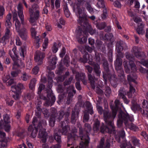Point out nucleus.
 <instances>
[{
    "label": "nucleus",
    "instance_id": "nucleus-1",
    "mask_svg": "<svg viewBox=\"0 0 148 148\" xmlns=\"http://www.w3.org/2000/svg\"><path fill=\"white\" fill-rule=\"evenodd\" d=\"M51 81L49 80L48 84L47 86V87L49 88L47 89V98L43 95L40 96V99L45 101V103H44V105L46 107L51 106H52L56 100L55 97L54 95L52 90L51 89L52 86L51 83V82H50Z\"/></svg>",
    "mask_w": 148,
    "mask_h": 148
},
{
    "label": "nucleus",
    "instance_id": "nucleus-2",
    "mask_svg": "<svg viewBox=\"0 0 148 148\" xmlns=\"http://www.w3.org/2000/svg\"><path fill=\"white\" fill-rule=\"evenodd\" d=\"M77 126L79 128V134L80 138L78 140H81L79 146L76 148H88V144L89 143L90 138L88 134L86 133V135H84L82 125L80 124H77Z\"/></svg>",
    "mask_w": 148,
    "mask_h": 148
},
{
    "label": "nucleus",
    "instance_id": "nucleus-3",
    "mask_svg": "<svg viewBox=\"0 0 148 148\" xmlns=\"http://www.w3.org/2000/svg\"><path fill=\"white\" fill-rule=\"evenodd\" d=\"M104 120L107 125L110 126L113 130H114V125L113 121L116 114V111L112 110V112H110L109 110L106 109L103 111Z\"/></svg>",
    "mask_w": 148,
    "mask_h": 148
},
{
    "label": "nucleus",
    "instance_id": "nucleus-4",
    "mask_svg": "<svg viewBox=\"0 0 148 148\" xmlns=\"http://www.w3.org/2000/svg\"><path fill=\"white\" fill-rule=\"evenodd\" d=\"M118 115L119 119L117 120V125L119 127L122 126L123 122L125 124V122L127 123L128 121V120L130 121H132L134 120L132 116H129L127 113L121 110L119 111Z\"/></svg>",
    "mask_w": 148,
    "mask_h": 148
},
{
    "label": "nucleus",
    "instance_id": "nucleus-5",
    "mask_svg": "<svg viewBox=\"0 0 148 148\" xmlns=\"http://www.w3.org/2000/svg\"><path fill=\"white\" fill-rule=\"evenodd\" d=\"M122 60L121 59L116 58L114 62V65L115 69L117 73V75L121 81H122L124 80L125 75L124 71L121 67Z\"/></svg>",
    "mask_w": 148,
    "mask_h": 148
},
{
    "label": "nucleus",
    "instance_id": "nucleus-6",
    "mask_svg": "<svg viewBox=\"0 0 148 148\" xmlns=\"http://www.w3.org/2000/svg\"><path fill=\"white\" fill-rule=\"evenodd\" d=\"M3 120H1L0 121V129H4L6 131L8 132L10 128L9 115L7 114H5L3 116Z\"/></svg>",
    "mask_w": 148,
    "mask_h": 148
},
{
    "label": "nucleus",
    "instance_id": "nucleus-7",
    "mask_svg": "<svg viewBox=\"0 0 148 148\" xmlns=\"http://www.w3.org/2000/svg\"><path fill=\"white\" fill-rule=\"evenodd\" d=\"M21 24L19 23H17L16 27V29L18 32V35L23 40H26L27 38V29L23 27L21 29L20 28Z\"/></svg>",
    "mask_w": 148,
    "mask_h": 148
},
{
    "label": "nucleus",
    "instance_id": "nucleus-8",
    "mask_svg": "<svg viewBox=\"0 0 148 148\" xmlns=\"http://www.w3.org/2000/svg\"><path fill=\"white\" fill-rule=\"evenodd\" d=\"M101 63L104 70V71L103 72V78L106 79V77L110 75V71L109 68L108 63L106 59L104 57L102 58Z\"/></svg>",
    "mask_w": 148,
    "mask_h": 148
},
{
    "label": "nucleus",
    "instance_id": "nucleus-9",
    "mask_svg": "<svg viewBox=\"0 0 148 148\" xmlns=\"http://www.w3.org/2000/svg\"><path fill=\"white\" fill-rule=\"evenodd\" d=\"M76 38L78 42L81 44L85 43L87 40V38L85 36H83V31L80 27H78L76 31Z\"/></svg>",
    "mask_w": 148,
    "mask_h": 148
},
{
    "label": "nucleus",
    "instance_id": "nucleus-10",
    "mask_svg": "<svg viewBox=\"0 0 148 148\" xmlns=\"http://www.w3.org/2000/svg\"><path fill=\"white\" fill-rule=\"evenodd\" d=\"M100 37L101 39L110 41L107 46L109 49L112 47L113 43L114 41L113 37V35L112 34L108 33L106 34L104 36H103V34H100Z\"/></svg>",
    "mask_w": 148,
    "mask_h": 148
},
{
    "label": "nucleus",
    "instance_id": "nucleus-11",
    "mask_svg": "<svg viewBox=\"0 0 148 148\" xmlns=\"http://www.w3.org/2000/svg\"><path fill=\"white\" fill-rule=\"evenodd\" d=\"M107 76L106 77V79L103 78L105 81V84L107 83V79L108 78L111 85L114 88L116 87L118 84V79L116 75L115 74L112 75L110 72V75Z\"/></svg>",
    "mask_w": 148,
    "mask_h": 148
},
{
    "label": "nucleus",
    "instance_id": "nucleus-12",
    "mask_svg": "<svg viewBox=\"0 0 148 148\" xmlns=\"http://www.w3.org/2000/svg\"><path fill=\"white\" fill-rule=\"evenodd\" d=\"M39 8L37 4L34 3L32 6L31 9H29L30 16L32 15L34 18L38 19L39 16Z\"/></svg>",
    "mask_w": 148,
    "mask_h": 148
},
{
    "label": "nucleus",
    "instance_id": "nucleus-13",
    "mask_svg": "<svg viewBox=\"0 0 148 148\" xmlns=\"http://www.w3.org/2000/svg\"><path fill=\"white\" fill-rule=\"evenodd\" d=\"M126 58L129 60V64L131 67V69L133 72H136V67L133 60L134 57L130 53L127 52L125 53Z\"/></svg>",
    "mask_w": 148,
    "mask_h": 148
},
{
    "label": "nucleus",
    "instance_id": "nucleus-14",
    "mask_svg": "<svg viewBox=\"0 0 148 148\" xmlns=\"http://www.w3.org/2000/svg\"><path fill=\"white\" fill-rule=\"evenodd\" d=\"M45 57V54L40 51H37L36 52L34 57L35 60L37 62L38 65H40L42 63V60Z\"/></svg>",
    "mask_w": 148,
    "mask_h": 148
},
{
    "label": "nucleus",
    "instance_id": "nucleus-15",
    "mask_svg": "<svg viewBox=\"0 0 148 148\" xmlns=\"http://www.w3.org/2000/svg\"><path fill=\"white\" fill-rule=\"evenodd\" d=\"M75 107V109L73 110L72 111L71 117V122L72 123H75L76 120L78 117V115L79 113V108H77Z\"/></svg>",
    "mask_w": 148,
    "mask_h": 148
},
{
    "label": "nucleus",
    "instance_id": "nucleus-16",
    "mask_svg": "<svg viewBox=\"0 0 148 148\" xmlns=\"http://www.w3.org/2000/svg\"><path fill=\"white\" fill-rule=\"evenodd\" d=\"M77 13L78 15H77L79 17V21L82 18L85 19V18L86 17V15L85 12V9L83 7H82L81 8L80 7L78 6L77 8Z\"/></svg>",
    "mask_w": 148,
    "mask_h": 148
},
{
    "label": "nucleus",
    "instance_id": "nucleus-17",
    "mask_svg": "<svg viewBox=\"0 0 148 148\" xmlns=\"http://www.w3.org/2000/svg\"><path fill=\"white\" fill-rule=\"evenodd\" d=\"M77 132V130L76 127H73L71 130V132L67 136L69 137V140H71V138L73 139V140H78V138L80 137H79L78 135L76 134Z\"/></svg>",
    "mask_w": 148,
    "mask_h": 148
},
{
    "label": "nucleus",
    "instance_id": "nucleus-18",
    "mask_svg": "<svg viewBox=\"0 0 148 148\" xmlns=\"http://www.w3.org/2000/svg\"><path fill=\"white\" fill-rule=\"evenodd\" d=\"M100 131L101 132L104 133L105 132H108L109 133H111L113 132V133H116V130L115 126H114V130H113L112 128L110 126L107 125V126L103 125L101 126L100 128Z\"/></svg>",
    "mask_w": 148,
    "mask_h": 148
},
{
    "label": "nucleus",
    "instance_id": "nucleus-19",
    "mask_svg": "<svg viewBox=\"0 0 148 148\" xmlns=\"http://www.w3.org/2000/svg\"><path fill=\"white\" fill-rule=\"evenodd\" d=\"M96 47L99 50L104 52L105 51L106 45L102 41L99 40H97L95 43Z\"/></svg>",
    "mask_w": 148,
    "mask_h": 148
},
{
    "label": "nucleus",
    "instance_id": "nucleus-20",
    "mask_svg": "<svg viewBox=\"0 0 148 148\" xmlns=\"http://www.w3.org/2000/svg\"><path fill=\"white\" fill-rule=\"evenodd\" d=\"M14 64L12 69L16 70L18 68H22L24 66L23 62L21 60L16 59L15 60H13Z\"/></svg>",
    "mask_w": 148,
    "mask_h": 148
},
{
    "label": "nucleus",
    "instance_id": "nucleus-21",
    "mask_svg": "<svg viewBox=\"0 0 148 148\" xmlns=\"http://www.w3.org/2000/svg\"><path fill=\"white\" fill-rule=\"evenodd\" d=\"M38 127H33L32 125H30L28 127V132L31 133V136L33 138H35L38 132Z\"/></svg>",
    "mask_w": 148,
    "mask_h": 148
},
{
    "label": "nucleus",
    "instance_id": "nucleus-22",
    "mask_svg": "<svg viewBox=\"0 0 148 148\" xmlns=\"http://www.w3.org/2000/svg\"><path fill=\"white\" fill-rule=\"evenodd\" d=\"M145 57V55L143 52L139 51V60L140 58L141 57L140 61L139 63L142 64L143 66L148 68V60H145L143 59Z\"/></svg>",
    "mask_w": 148,
    "mask_h": 148
},
{
    "label": "nucleus",
    "instance_id": "nucleus-23",
    "mask_svg": "<svg viewBox=\"0 0 148 148\" xmlns=\"http://www.w3.org/2000/svg\"><path fill=\"white\" fill-rule=\"evenodd\" d=\"M85 19L84 18H82L80 20L79 22V20H77L78 23L81 26H83L84 28V29L86 30L90 26H91L87 20L86 17H85Z\"/></svg>",
    "mask_w": 148,
    "mask_h": 148
},
{
    "label": "nucleus",
    "instance_id": "nucleus-24",
    "mask_svg": "<svg viewBox=\"0 0 148 148\" xmlns=\"http://www.w3.org/2000/svg\"><path fill=\"white\" fill-rule=\"evenodd\" d=\"M88 80L90 83L92 88L94 89L95 87V82L97 79L94 76L92 75L90 73H88Z\"/></svg>",
    "mask_w": 148,
    "mask_h": 148
},
{
    "label": "nucleus",
    "instance_id": "nucleus-25",
    "mask_svg": "<svg viewBox=\"0 0 148 148\" xmlns=\"http://www.w3.org/2000/svg\"><path fill=\"white\" fill-rule=\"evenodd\" d=\"M11 88L14 92H20L21 90L25 88L22 84L19 83L16 85L12 86Z\"/></svg>",
    "mask_w": 148,
    "mask_h": 148
},
{
    "label": "nucleus",
    "instance_id": "nucleus-26",
    "mask_svg": "<svg viewBox=\"0 0 148 148\" xmlns=\"http://www.w3.org/2000/svg\"><path fill=\"white\" fill-rule=\"evenodd\" d=\"M49 65L50 66H55L57 58L55 56H49L48 58Z\"/></svg>",
    "mask_w": 148,
    "mask_h": 148
},
{
    "label": "nucleus",
    "instance_id": "nucleus-27",
    "mask_svg": "<svg viewBox=\"0 0 148 148\" xmlns=\"http://www.w3.org/2000/svg\"><path fill=\"white\" fill-rule=\"evenodd\" d=\"M93 72L97 77L100 76L101 71L100 65L97 63H95L93 65Z\"/></svg>",
    "mask_w": 148,
    "mask_h": 148
},
{
    "label": "nucleus",
    "instance_id": "nucleus-28",
    "mask_svg": "<svg viewBox=\"0 0 148 148\" xmlns=\"http://www.w3.org/2000/svg\"><path fill=\"white\" fill-rule=\"evenodd\" d=\"M18 14L20 18L22 24H24V15H23V8L22 5L19 4L18 6Z\"/></svg>",
    "mask_w": 148,
    "mask_h": 148
},
{
    "label": "nucleus",
    "instance_id": "nucleus-29",
    "mask_svg": "<svg viewBox=\"0 0 148 148\" xmlns=\"http://www.w3.org/2000/svg\"><path fill=\"white\" fill-rule=\"evenodd\" d=\"M9 54L10 56L13 60H15L16 59L18 58V56L17 53L16 48L14 47L12 49V51H9Z\"/></svg>",
    "mask_w": 148,
    "mask_h": 148
},
{
    "label": "nucleus",
    "instance_id": "nucleus-30",
    "mask_svg": "<svg viewBox=\"0 0 148 148\" xmlns=\"http://www.w3.org/2000/svg\"><path fill=\"white\" fill-rule=\"evenodd\" d=\"M47 133L44 129H40L38 133L39 136L40 138H42V140L43 142L45 143L46 141Z\"/></svg>",
    "mask_w": 148,
    "mask_h": 148
},
{
    "label": "nucleus",
    "instance_id": "nucleus-31",
    "mask_svg": "<svg viewBox=\"0 0 148 148\" xmlns=\"http://www.w3.org/2000/svg\"><path fill=\"white\" fill-rule=\"evenodd\" d=\"M118 137H117L116 136H115V138L118 142L119 143L121 142V139H123L125 136V133L123 128L119 131L118 132Z\"/></svg>",
    "mask_w": 148,
    "mask_h": 148
},
{
    "label": "nucleus",
    "instance_id": "nucleus-32",
    "mask_svg": "<svg viewBox=\"0 0 148 148\" xmlns=\"http://www.w3.org/2000/svg\"><path fill=\"white\" fill-rule=\"evenodd\" d=\"M114 103L115 104V106H114L112 105V104L110 103V108L112 110L116 111V112L117 110L119 109V106L120 103V102L119 99H117L115 100Z\"/></svg>",
    "mask_w": 148,
    "mask_h": 148
},
{
    "label": "nucleus",
    "instance_id": "nucleus-33",
    "mask_svg": "<svg viewBox=\"0 0 148 148\" xmlns=\"http://www.w3.org/2000/svg\"><path fill=\"white\" fill-rule=\"evenodd\" d=\"M11 18V15L10 13L8 14L6 17L5 25L6 28H10L12 26V24L10 21Z\"/></svg>",
    "mask_w": 148,
    "mask_h": 148
},
{
    "label": "nucleus",
    "instance_id": "nucleus-34",
    "mask_svg": "<svg viewBox=\"0 0 148 148\" xmlns=\"http://www.w3.org/2000/svg\"><path fill=\"white\" fill-rule=\"evenodd\" d=\"M91 1L88 0V1H86L85 4V6L87 10L91 14L94 13V10L93 8H92L90 4Z\"/></svg>",
    "mask_w": 148,
    "mask_h": 148
},
{
    "label": "nucleus",
    "instance_id": "nucleus-35",
    "mask_svg": "<svg viewBox=\"0 0 148 148\" xmlns=\"http://www.w3.org/2000/svg\"><path fill=\"white\" fill-rule=\"evenodd\" d=\"M53 137L58 144L60 145L62 143L61 136L59 135L58 132H55L53 134Z\"/></svg>",
    "mask_w": 148,
    "mask_h": 148
},
{
    "label": "nucleus",
    "instance_id": "nucleus-36",
    "mask_svg": "<svg viewBox=\"0 0 148 148\" xmlns=\"http://www.w3.org/2000/svg\"><path fill=\"white\" fill-rule=\"evenodd\" d=\"M118 96L119 98L124 97L126 95V92L123 87L121 88L118 92Z\"/></svg>",
    "mask_w": 148,
    "mask_h": 148
},
{
    "label": "nucleus",
    "instance_id": "nucleus-37",
    "mask_svg": "<svg viewBox=\"0 0 148 148\" xmlns=\"http://www.w3.org/2000/svg\"><path fill=\"white\" fill-rule=\"evenodd\" d=\"M69 125H65L62 127V129H59L58 130V132L61 133L63 135H66L68 132V130L69 129Z\"/></svg>",
    "mask_w": 148,
    "mask_h": 148
},
{
    "label": "nucleus",
    "instance_id": "nucleus-38",
    "mask_svg": "<svg viewBox=\"0 0 148 148\" xmlns=\"http://www.w3.org/2000/svg\"><path fill=\"white\" fill-rule=\"evenodd\" d=\"M125 45V43L123 41L121 40L118 41L116 44V49L123 50V47Z\"/></svg>",
    "mask_w": 148,
    "mask_h": 148
},
{
    "label": "nucleus",
    "instance_id": "nucleus-39",
    "mask_svg": "<svg viewBox=\"0 0 148 148\" xmlns=\"http://www.w3.org/2000/svg\"><path fill=\"white\" fill-rule=\"evenodd\" d=\"M95 24L96 27L99 30H102L104 29L106 25L105 22L99 23L96 22Z\"/></svg>",
    "mask_w": 148,
    "mask_h": 148
},
{
    "label": "nucleus",
    "instance_id": "nucleus-40",
    "mask_svg": "<svg viewBox=\"0 0 148 148\" xmlns=\"http://www.w3.org/2000/svg\"><path fill=\"white\" fill-rule=\"evenodd\" d=\"M100 123L99 121L96 119L93 127V130L95 132H97L99 130Z\"/></svg>",
    "mask_w": 148,
    "mask_h": 148
},
{
    "label": "nucleus",
    "instance_id": "nucleus-41",
    "mask_svg": "<svg viewBox=\"0 0 148 148\" xmlns=\"http://www.w3.org/2000/svg\"><path fill=\"white\" fill-rule=\"evenodd\" d=\"M126 127H127L131 130H135L136 129V127L131 122H129L128 121L127 122L125 123V124Z\"/></svg>",
    "mask_w": 148,
    "mask_h": 148
},
{
    "label": "nucleus",
    "instance_id": "nucleus-42",
    "mask_svg": "<svg viewBox=\"0 0 148 148\" xmlns=\"http://www.w3.org/2000/svg\"><path fill=\"white\" fill-rule=\"evenodd\" d=\"M26 47L24 46L21 47L20 49V54L22 59H23L25 57V54L26 53Z\"/></svg>",
    "mask_w": 148,
    "mask_h": 148
},
{
    "label": "nucleus",
    "instance_id": "nucleus-43",
    "mask_svg": "<svg viewBox=\"0 0 148 148\" xmlns=\"http://www.w3.org/2000/svg\"><path fill=\"white\" fill-rule=\"evenodd\" d=\"M85 73H77L76 75L75 78L78 80L80 79L81 80L86 78Z\"/></svg>",
    "mask_w": 148,
    "mask_h": 148
},
{
    "label": "nucleus",
    "instance_id": "nucleus-44",
    "mask_svg": "<svg viewBox=\"0 0 148 148\" xmlns=\"http://www.w3.org/2000/svg\"><path fill=\"white\" fill-rule=\"evenodd\" d=\"M134 21L137 24V27L134 26L135 29L136 30L137 33L139 34V29H138L139 27V17L137 15L134 16L133 18Z\"/></svg>",
    "mask_w": 148,
    "mask_h": 148
},
{
    "label": "nucleus",
    "instance_id": "nucleus-45",
    "mask_svg": "<svg viewBox=\"0 0 148 148\" xmlns=\"http://www.w3.org/2000/svg\"><path fill=\"white\" fill-rule=\"evenodd\" d=\"M132 51L136 57L138 58L139 57V48L138 47H134Z\"/></svg>",
    "mask_w": 148,
    "mask_h": 148
},
{
    "label": "nucleus",
    "instance_id": "nucleus-46",
    "mask_svg": "<svg viewBox=\"0 0 148 148\" xmlns=\"http://www.w3.org/2000/svg\"><path fill=\"white\" fill-rule=\"evenodd\" d=\"M73 96V95L72 92H70L69 93L66 102V103L68 105L70 104L72 101Z\"/></svg>",
    "mask_w": 148,
    "mask_h": 148
},
{
    "label": "nucleus",
    "instance_id": "nucleus-47",
    "mask_svg": "<svg viewBox=\"0 0 148 148\" xmlns=\"http://www.w3.org/2000/svg\"><path fill=\"white\" fill-rule=\"evenodd\" d=\"M84 129L86 132V133L89 134V133L90 132L91 130V127L90 125L88 123H86L84 125Z\"/></svg>",
    "mask_w": 148,
    "mask_h": 148
},
{
    "label": "nucleus",
    "instance_id": "nucleus-48",
    "mask_svg": "<svg viewBox=\"0 0 148 148\" xmlns=\"http://www.w3.org/2000/svg\"><path fill=\"white\" fill-rule=\"evenodd\" d=\"M98 2L96 4V6L99 8H105V6L103 0H97Z\"/></svg>",
    "mask_w": 148,
    "mask_h": 148
},
{
    "label": "nucleus",
    "instance_id": "nucleus-49",
    "mask_svg": "<svg viewBox=\"0 0 148 148\" xmlns=\"http://www.w3.org/2000/svg\"><path fill=\"white\" fill-rule=\"evenodd\" d=\"M89 118V115L86 110H85L84 112V115L83 119V121L84 123L88 122Z\"/></svg>",
    "mask_w": 148,
    "mask_h": 148
},
{
    "label": "nucleus",
    "instance_id": "nucleus-50",
    "mask_svg": "<svg viewBox=\"0 0 148 148\" xmlns=\"http://www.w3.org/2000/svg\"><path fill=\"white\" fill-rule=\"evenodd\" d=\"M63 62L64 64L67 67L69 66L70 61L69 60V56L67 54L66 55L64 58Z\"/></svg>",
    "mask_w": 148,
    "mask_h": 148
},
{
    "label": "nucleus",
    "instance_id": "nucleus-51",
    "mask_svg": "<svg viewBox=\"0 0 148 148\" xmlns=\"http://www.w3.org/2000/svg\"><path fill=\"white\" fill-rule=\"evenodd\" d=\"M63 10L67 18L69 17L70 16V12L66 4H65L64 5Z\"/></svg>",
    "mask_w": 148,
    "mask_h": 148
},
{
    "label": "nucleus",
    "instance_id": "nucleus-52",
    "mask_svg": "<svg viewBox=\"0 0 148 148\" xmlns=\"http://www.w3.org/2000/svg\"><path fill=\"white\" fill-rule=\"evenodd\" d=\"M36 80L34 79H32L30 81V84H29V88L32 90L34 88Z\"/></svg>",
    "mask_w": 148,
    "mask_h": 148
},
{
    "label": "nucleus",
    "instance_id": "nucleus-53",
    "mask_svg": "<svg viewBox=\"0 0 148 148\" xmlns=\"http://www.w3.org/2000/svg\"><path fill=\"white\" fill-rule=\"evenodd\" d=\"M64 115V112L62 110H60L58 112V117L57 119V120L60 122L63 118V116Z\"/></svg>",
    "mask_w": 148,
    "mask_h": 148
},
{
    "label": "nucleus",
    "instance_id": "nucleus-54",
    "mask_svg": "<svg viewBox=\"0 0 148 148\" xmlns=\"http://www.w3.org/2000/svg\"><path fill=\"white\" fill-rule=\"evenodd\" d=\"M67 147H70L71 145H73L75 144V142L77 140H73V139L72 138H71V140H69V137L67 136Z\"/></svg>",
    "mask_w": 148,
    "mask_h": 148
},
{
    "label": "nucleus",
    "instance_id": "nucleus-55",
    "mask_svg": "<svg viewBox=\"0 0 148 148\" xmlns=\"http://www.w3.org/2000/svg\"><path fill=\"white\" fill-rule=\"evenodd\" d=\"M45 87V85H44L42 84H40L38 88V94L39 95V97H40V95H40V94L41 93V91L42 90H44Z\"/></svg>",
    "mask_w": 148,
    "mask_h": 148
},
{
    "label": "nucleus",
    "instance_id": "nucleus-56",
    "mask_svg": "<svg viewBox=\"0 0 148 148\" xmlns=\"http://www.w3.org/2000/svg\"><path fill=\"white\" fill-rule=\"evenodd\" d=\"M105 145V139L104 137H102L101 139L99 142V145L97 146V148H103Z\"/></svg>",
    "mask_w": 148,
    "mask_h": 148
},
{
    "label": "nucleus",
    "instance_id": "nucleus-57",
    "mask_svg": "<svg viewBox=\"0 0 148 148\" xmlns=\"http://www.w3.org/2000/svg\"><path fill=\"white\" fill-rule=\"evenodd\" d=\"M51 115L50 117L56 118L57 115V111L56 109L54 108H51Z\"/></svg>",
    "mask_w": 148,
    "mask_h": 148
},
{
    "label": "nucleus",
    "instance_id": "nucleus-58",
    "mask_svg": "<svg viewBox=\"0 0 148 148\" xmlns=\"http://www.w3.org/2000/svg\"><path fill=\"white\" fill-rule=\"evenodd\" d=\"M29 77V76L26 72H24L22 73V75L21 77L22 79L25 81H27Z\"/></svg>",
    "mask_w": 148,
    "mask_h": 148
},
{
    "label": "nucleus",
    "instance_id": "nucleus-59",
    "mask_svg": "<svg viewBox=\"0 0 148 148\" xmlns=\"http://www.w3.org/2000/svg\"><path fill=\"white\" fill-rule=\"evenodd\" d=\"M94 59L95 60V61L97 63H100L101 61V58L100 56V54L99 53L95 52V56Z\"/></svg>",
    "mask_w": 148,
    "mask_h": 148
},
{
    "label": "nucleus",
    "instance_id": "nucleus-60",
    "mask_svg": "<svg viewBox=\"0 0 148 148\" xmlns=\"http://www.w3.org/2000/svg\"><path fill=\"white\" fill-rule=\"evenodd\" d=\"M59 45L60 43L57 45L56 42L54 43L53 46L52 48V50L53 53H55L57 52L58 49V46Z\"/></svg>",
    "mask_w": 148,
    "mask_h": 148
},
{
    "label": "nucleus",
    "instance_id": "nucleus-61",
    "mask_svg": "<svg viewBox=\"0 0 148 148\" xmlns=\"http://www.w3.org/2000/svg\"><path fill=\"white\" fill-rule=\"evenodd\" d=\"M118 53V54L116 55V58H119V59H121V58H123L124 56V53L121 52V51L123 50L120 49H116Z\"/></svg>",
    "mask_w": 148,
    "mask_h": 148
},
{
    "label": "nucleus",
    "instance_id": "nucleus-62",
    "mask_svg": "<svg viewBox=\"0 0 148 148\" xmlns=\"http://www.w3.org/2000/svg\"><path fill=\"white\" fill-rule=\"evenodd\" d=\"M112 91L110 88L108 86L105 87V94L106 96H108L111 93Z\"/></svg>",
    "mask_w": 148,
    "mask_h": 148
},
{
    "label": "nucleus",
    "instance_id": "nucleus-63",
    "mask_svg": "<svg viewBox=\"0 0 148 148\" xmlns=\"http://www.w3.org/2000/svg\"><path fill=\"white\" fill-rule=\"evenodd\" d=\"M144 25L142 22L139 23V34H144L145 30L144 29H143L144 28Z\"/></svg>",
    "mask_w": 148,
    "mask_h": 148
},
{
    "label": "nucleus",
    "instance_id": "nucleus-64",
    "mask_svg": "<svg viewBox=\"0 0 148 148\" xmlns=\"http://www.w3.org/2000/svg\"><path fill=\"white\" fill-rule=\"evenodd\" d=\"M66 94L65 92H64L62 94L59 95L58 96L59 100L57 101V102L59 103L60 102L61 103L64 98V97H66Z\"/></svg>",
    "mask_w": 148,
    "mask_h": 148
}]
</instances>
